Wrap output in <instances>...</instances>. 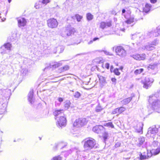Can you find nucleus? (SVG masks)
<instances>
[{"instance_id":"nucleus-59","label":"nucleus","mask_w":160,"mask_h":160,"mask_svg":"<svg viewBox=\"0 0 160 160\" xmlns=\"http://www.w3.org/2000/svg\"><path fill=\"white\" fill-rule=\"evenodd\" d=\"M93 42V40H90L89 42H88V44H91Z\"/></svg>"},{"instance_id":"nucleus-50","label":"nucleus","mask_w":160,"mask_h":160,"mask_svg":"<svg viewBox=\"0 0 160 160\" xmlns=\"http://www.w3.org/2000/svg\"><path fill=\"white\" fill-rule=\"evenodd\" d=\"M108 137V134L107 133H105L103 136V138L105 141V140L107 139Z\"/></svg>"},{"instance_id":"nucleus-26","label":"nucleus","mask_w":160,"mask_h":160,"mask_svg":"<svg viewBox=\"0 0 160 160\" xmlns=\"http://www.w3.org/2000/svg\"><path fill=\"white\" fill-rule=\"evenodd\" d=\"M139 143L137 144L138 147H140L145 141V138L143 137H140L138 139Z\"/></svg>"},{"instance_id":"nucleus-64","label":"nucleus","mask_w":160,"mask_h":160,"mask_svg":"<svg viewBox=\"0 0 160 160\" xmlns=\"http://www.w3.org/2000/svg\"><path fill=\"white\" fill-rule=\"evenodd\" d=\"M113 68V66H112L111 67V68H110V69H111V71H112V69Z\"/></svg>"},{"instance_id":"nucleus-41","label":"nucleus","mask_w":160,"mask_h":160,"mask_svg":"<svg viewBox=\"0 0 160 160\" xmlns=\"http://www.w3.org/2000/svg\"><path fill=\"white\" fill-rule=\"evenodd\" d=\"M75 17L78 22H80L82 18V16L79 15L78 14H76L75 15Z\"/></svg>"},{"instance_id":"nucleus-57","label":"nucleus","mask_w":160,"mask_h":160,"mask_svg":"<svg viewBox=\"0 0 160 160\" xmlns=\"http://www.w3.org/2000/svg\"><path fill=\"white\" fill-rule=\"evenodd\" d=\"M99 38H97V37H96V38H94L92 40H93V41L94 42V41H96L97 40H99Z\"/></svg>"},{"instance_id":"nucleus-60","label":"nucleus","mask_w":160,"mask_h":160,"mask_svg":"<svg viewBox=\"0 0 160 160\" xmlns=\"http://www.w3.org/2000/svg\"><path fill=\"white\" fill-rule=\"evenodd\" d=\"M54 78V77L53 76H50V77H48V79H52Z\"/></svg>"},{"instance_id":"nucleus-46","label":"nucleus","mask_w":160,"mask_h":160,"mask_svg":"<svg viewBox=\"0 0 160 160\" xmlns=\"http://www.w3.org/2000/svg\"><path fill=\"white\" fill-rule=\"evenodd\" d=\"M102 109V108L100 106H98L96 108L95 111L96 112H100Z\"/></svg>"},{"instance_id":"nucleus-21","label":"nucleus","mask_w":160,"mask_h":160,"mask_svg":"<svg viewBox=\"0 0 160 160\" xmlns=\"http://www.w3.org/2000/svg\"><path fill=\"white\" fill-rule=\"evenodd\" d=\"M33 90H31L28 94V100L29 102L31 104L33 102Z\"/></svg>"},{"instance_id":"nucleus-19","label":"nucleus","mask_w":160,"mask_h":160,"mask_svg":"<svg viewBox=\"0 0 160 160\" xmlns=\"http://www.w3.org/2000/svg\"><path fill=\"white\" fill-rule=\"evenodd\" d=\"M7 104V102H5L0 106V114H3L6 111Z\"/></svg>"},{"instance_id":"nucleus-55","label":"nucleus","mask_w":160,"mask_h":160,"mask_svg":"<svg viewBox=\"0 0 160 160\" xmlns=\"http://www.w3.org/2000/svg\"><path fill=\"white\" fill-rule=\"evenodd\" d=\"M105 67L108 69L109 68V64L108 63H106L105 64Z\"/></svg>"},{"instance_id":"nucleus-29","label":"nucleus","mask_w":160,"mask_h":160,"mask_svg":"<svg viewBox=\"0 0 160 160\" xmlns=\"http://www.w3.org/2000/svg\"><path fill=\"white\" fill-rule=\"evenodd\" d=\"M69 68V67L68 65H65L59 69V70L61 72H63L64 71L68 70Z\"/></svg>"},{"instance_id":"nucleus-61","label":"nucleus","mask_w":160,"mask_h":160,"mask_svg":"<svg viewBox=\"0 0 160 160\" xmlns=\"http://www.w3.org/2000/svg\"><path fill=\"white\" fill-rule=\"evenodd\" d=\"M126 12V10L125 9H123L122 10V14H123V13H125Z\"/></svg>"},{"instance_id":"nucleus-24","label":"nucleus","mask_w":160,"mask_h":160,"mask_svg":"<svg viewBox=\"0 0 160 160\" xmlns=\"http://www.w3.org/2000/svg\"><path fill=\"white\" fill-rule=\"evenodd\" d=\"M132 99V97H130L123 99L122 101H121V102L122 104H123L124 105H126L129 103L130 102L131 100Z\"/></svg>"},{"instance_id":"nucleus-37","label":"nucleus","mask_w":160,"mask_h":160,"mask_svg":"<svg viewBox=\"0 0 160 160\" xmlns=\"http://www.w3.org/2000/svg\"><path fill=\"white\" fill-rule=\"evenodd\" d=\"M139 158L140 159L143 160L147 159V156L146 154H143L142 155V154L141 153L140 155Z\"/></svg>"},{"instance_id":"nucleus-43","label":"nucleus","mask_w":160,"mask_h":160,"mask_svg":"<svg viewBox=\"0 0 160 160\" xmlns=\"http://www.w3.org/2000/svg\"><path fill=\"white\" fill-rule=\"evenodd\" d=\"M28 70L27 69H22L21 71V72L23 75H26L28 73Z\"/></svg>"},{"instance_id":"nucleus-38","label":"nucleus","mask_w":160,"mask_h":160,"mask_svg":"<svg viewBox=\"0 0 160 160\" xmlns=\"http://www.w3.org/2000/svg\"><path fill=\"white\" fill-rule=\"evenodd\" d=\"M11 42H13L14 43L16 42L17 41V38L16 37H14L13 36H12L10 37V38Z\"/></svg>"},{"instance_id":"nucleus-49","label":"nucleus","mask_w":160,"mask_h":160,"mask_svg":"<svg viewBox=\"0 0 160 160\" xmlns=\"http://www.w3.org/2000/svg\"><path fill=\"white\" fill-rule=\"evenodd\" d=\"M158 145V142L157 141H154L152 142V145L153 147H155Z\"/></svg>"},{"instance_id":"nucleus-54","label":"nucleus","mask_w":160,"mask_h":160,"mask_svg":"<svg viewBox=\"0 0 160 160\" xmlns=\"http://www.w3.org/2000/svg\"><path fill=\"white\" fill-rule=\"evenodd\" d=\"M58 100V101L60 102H61L63 101V99L62 98H59Z\"/></svg>"},{"instance_id":"nucleus-30","label":"nucleus","mask_w":160,"mask_h":160,"mask_svg":"<svg viewBox=\"0 0 160 160\" xmlns=\"http://www.w3.org/2000/svg\"><path fill=\"white\" fill-rule=\"evenodd\" d=\"M152 152L154 155L158 154L160 152V146L156 149L152 150Z\"/></svg>"},{"instance_id":"nucleus-7","label":"nucleus","mask_w":160,"mask_h":160,"mask_svg":"<svg viewBox=\"0 0 160 160\" xmlns=\"http://www.w3.org/2000/svg\"><path fill=\"white\" fill-rule=\"evenodd\" d=\"M57 125L59 128H62L65 126L66 124V118L64 116H60L57 119Z\"/></svg>"},{"instance_id":"nucleus-25","label":"nucleus","mask_w":160,"mask_h":160,"mask_svg":"<svg viewBox=\"0 0 160 160\" xmlns=\"http://www.w3.org/2000/svg\"><path fill=\"white\" fill-rule=\"evenodd\" d=\"M148 36H146L145 34H141L140 33V37L139 39H140V42L143 41V40L147 38H148L149 37H150L149 34L148 33Z\"/></svg>"},{"instance_id":"nucleus-48","label":"nucleus","mask_w":160,"mask_h":160,"mask_svg":"<svg viewBox=\"0 0 160 160\" xmlns=\"http://www.w3.org/2000/svg\"><path fill=\"white\" fill-rule=\"evenodd\" d=\"M139 37L140 33H137V38H136V41H137V43H140V39L139 38Z\"/></svg>"},{"instance_id":"nucleus-58","label":"nucleus","mask_w":160,"mask_h":160,"mask_svg":"<svg viewBox=\"0 0 160 160\" xmlns=\"http://www.w3.org/2000/svg\"><path fill=\"white\" fill-rule=\"evenodd\" d=\"M157 0H150V2L152 3H156Z\"/></svg>"},{"instance_id":"nucleus-18","label":"nucleus","mask_w":160,"mask_h":160,"mask_svg":"<svg viewBox=\"0 0 160 160\" xmlns=\"http://www.w3.org/2000/svg\"><path fill=\"white\" fill-rule=\"evenodd\" d=\"M148 33L150 34V37L152 36V34H153V36L155 37H157L160 35V26H158L155 32H148Z\"/></svg>"},{"instance_id":"nucleus-34","label":"nucleus","mask_w":160,"mask_h":160,"mask_svg":"<svg viewBox=\"0 0 160 160\" xmlns=\"http://www.w3.org/2000/svg\"><path fill=\"white\" fill-rule=\"evenodd\" d=\"M147 158H149L151 157V156L153 155V153L152 152V150L149 151L147 150Z\"/></svg>"},{"instance_id":"nucleus-22","label":"nucleus","mask_w":160,"mask_h":160,"mask_svg":"<svg viewBox=\"0 0 160 160\" xmlns=\"http://www.w3.org/2000/svg\"><path fill=\"white\" fill-rule=\"evenodd\" d=\"M63 112L64 110L62 109L56 110L53 112V114L55 116L62 115L64 116Z\"/></svg>"},{"instance_id":"nucleus-40","label":"nucleus","mask_w":160,"mask_h":160,"mask_svg":"<svg viewBox=\"0 0 160 160\" xmlns=\"http://www.w3.org/2000/svg\"><path fill=\"white\" fill-rule=\"evenodd\" d=\"M62 158L59 155L54 157L52 160H62Z\"/></svg>"},{"instance_id":"nucleus-33","label":"nucleus","mask_w":160,"mask_h":160,"mask_svg":"<svg viewBox=\"0 0 160 160\" xmlns=\"http://www.w3.org/2000/svg\"><path fill=\"white\" fill-rule=\"evenodd\" d=\"M88 21H91L93 18V16L90 13H88L86 15Z\"/></svg>"},{"instance_id":"nucleus-2","label":"nucleus","mask_w":160,"mask_h":160,"mask_svg":"<svg viewBox=\"0 0 160 160\" xmlns=\"http://www.w3.org/2000/svg\"><path fill=\"white\" fill-rule=\"evenodd\" d=\"M98 145L96 143V141L93 138H89L84 140L83 147L86 151H90L93 148H96Z\"/></svg>"},{"instance_id":"nucleus-63","label":"nucleus","mask_w":160,"mask_h":160,"mask_svg":"<svg viewBox=\"0 0 160 160\" xmlns=\"http://www.w3.org/2000/svg\"><path fill=\"white\" fill-rule=\"evenodd\" d=\"M123 69V67L122 66H121L120 67L119 69L121 70H122Z\"/></svg>"},{"instance_id":"nucleus-16","label":"nucleus","mask_w":160,"mask_h":160,"mask_svg":"<svg viewBox=\"0 0 160 160\" xmlns=\"http://www.w3.org/2000/svg\"><path fill=\"white\" fill-rule=\"evenodd\" d=\"M111 26V23L109 22H102L100 24V27L103 29L105 28L110 27Z\"/></svg>"},{"instance_id":"nucleus-44","label":"nucleus","mask_w":160,"mask_h":160,"mask_svg":"<svg viewBox=\"0 0 160 160\" xmlns=\"http://www.w3.org/2000/svg\"><path fill=\"white\" fill-rule=\"evenodd\" d=\"M113 72L115 75L118 76L120 74V72H119L118 69L117 68L114 69Z\"/></svg>"},{"instance_id":"nucleus-47","label":"nucleus","mask_w":160,"mask_h":160,"mask_svg":"<svg viewBox=\"0 0 160 160\" xmlns=\"http://www.w3.org/2000/svg\"><path fill=\"white\" fill-rule=\"evenodd\" d=\"M137 33H135L132 35V39L136 41V38H137Z\"/></svg>"},{"instance_id":"nucleus-51","label":"nucleus","mask_w":160,"mask_h":160,"mask_svg":"<svg viewBox=\"0 0 160 160\" xmlns=\"http://www.w3.org/2000/svg\"><path fill=\"white\" fill-rule=\"evenodd\" d=\"M49 0H42V2L43 4H46L48 3L49 2Z\"/></svg>"},{"instance_id":"nucleus-23","label":"nucleus","mask_w":160,"mask_h":160,"mask_svg":"<svg viewBox=\"0 0 160 160\" xmlns=\"http://www.w3.org/2000/svg\"><path fill=\"white\" fill-rule=\"evenodd\" d=\"M151 6L149 4H146L145 7L143 8V11L145 12H148L150 10Z\"/></svg>"},{"instance_id":"nucleus-17","label":"nucleus","mask_w":160,"mask_h":160,"mask_svg":"<svg viewBox=\"0 0 160 160\" xmlns=\"http://www.w3.org/2000/svg\"><path fill=\"white\" fill-rule=\"evenodd\" d=\"M66 145L67 144L66 143L63 142H60L55 144L54 148L55 149L59 148L61 149L64 148Z\"/></svg>"},{"instance_id":"nucleus-6","label":"nucleus","mask_w":160,"mask_h":160,"mask_svg":"<svg viewBox=\"0 0 160 160\" xmlns=\"http://www.w3.org/2000/svg\"><path fill=\"white\" fill-rule=\"evenodd\" d=\"M133 128L135 131L138 132H142L143 123L142 122H139L138 121H134L132 124Z\"/></svg>"},{"instance_id":"nucleus-5","label":"nucleus","mask_w":160,"mask_h":160,"mask_svg":"<svg viewBox=\"0 0 160 160\" xmlns=\"http://www.w3.org/2000/svg\"><path fill=\"white\" fill-rule=\"evenodd\" d=\"M153 81L154 80L153 78L147 77L142 80L141 82L143 85V87L144 88L147 89L151 86Z\"/></svg>"},{"instance_id":"nucleus-4","label":"nucleus","mask_w":160,"mask_h":160,"mask_svg":"<svg viewBox=\"0 0 160 160\" xmlns=\"http://www.w3.org/2000/svg\"><path fill=\"white\" fill-rule=\"evenodd\" d=\"M158 131V128L155 126H152L148 128L146 136L148 138H152L154 139Z\"/></svg>"},{"instance_id":"nucleus-12","label":"nucleus","mask_w":160,"mask_h":160,"mask_svg":"<svg viewBox=\"0 0 160 160\" xmlns=\"http://www.w3.org/2000/svg\"><path fill=\"white\" fill-rule=\"evenodd\" d=\"M61 61L58 62H55L53 63L50 64L49 66H48L45 67L43 69L44 71H47L48 69H49L51 68H58L62 65Z\"/></svg>"},{"instance_id":"nucleus-27","label":"nucleus","mask_w":160,"mask_h":160,"mask_svg":"<svg viewBox=\"0 0 160 160\" xmlns=\"http://www.w3.org/2000/svg\"><path fill=\"white\" fill-rule=\"evenodd\" d=\"M134 18L132 17H130L125 22L128 24H131L134 22Z\"/></svg>"},{"instance_id":"nucleus-36","label":"nucleus","mask_w":160,"mask_h":160,"mask_svg":"<svg viewBox=\"0 0 160 160\" xmlns=\"http://www.w3.org/2000/svg\"><path fill=\"white\" fill-rule=\"evenodd\" d=\"M104 126H105L111 127L112 128H114V126L112 122H109L108 123H105L104 124Z\"/></svg>"},{"instance_id":"nucleus-53","label":"nucleus","mask_w":160,"mask_h":160,"mask_svg":"<svg viewBox=\"0 0 160 160\" xmlns=\"http://www.w3.org/2000/svg\"><path fill=\"white\" fill-rule=\"evenodd\" d=\"M103 52L104 53L107 55H112V54L111 53H110L106 51H103Z\"/></svg>"},{"instance_id":"nucleus-56","label":"nucleus","mask_w":160,"mask_h":160,"mask_svg":"<svg viewBox=\"0 0 160 160\" xmlns=\"http://www.w3.org/2000/svg\"><path fill=\"white\" fill-rule=\"evenodd\" d=\"M111 81L112 82L116 83V79L114 78H112L111 79Z\"/></svg>"},{"instance_id":"nucleus-28","label":"nucleus","mask_w":160,"mask_h":160,"mask_svg":"<svg viewBox=\"0 0 160 160\" xmlns=\"http://www.w3.org/2000/svg\"><path fill=\"white\" fill-rule=\"evenodd\" d=\"M2 67L3 70H6V71L11 68V66L10 64L4 65Z\"/></svg>"},{"instance_id":"nucleus-13","label":"nucleus","mask_w":160,"mask_h":160,"mask_svg":"<svg viewBox=\"0 0 160 160\" xmlns=\"http://www.w3.org/2000/svg\"><path fill=\"white\" fill-rule=\"evenodd\" d=\"M135 60H143L146 58V55L145 53L142 54H136L131 56Z\"/></svg>"},{"instance_id":"nucleus-42","label":"nucleus","mask_w":160,"mask_h":160,"mask_svg":"<svg viewBox=\"0 0 160 160\" xmlns=\"http://www.w3.org/2000/svg\"><path fill=\"white\" fill-rule=\"evenodd\" d=\"M118 108L119 114L121 113L126 110V108L124 107H121Z\"/></svg>"},{"instance_id":"nucleus-1","label":"nucleus","mask_w":160,"mask_h":160,"mask_svg":"<svg viewBox=\"0 0 160 160\" xmlns=\"http://www.w3.org/2000/svg\"><path fill=\"white\" fill-rule=\"evenodd\" d=\"M160 92H157L149 96L148 102L154 109L160 108Z\"/></svg>"},{"instance_id":"nucleus-9","label":"nucleus","mask_w":160,"mask_h":160,"mask_svg":"<svg viewBox=\"0 0 160 160\" xmlns=\"http://www.w3.org/2000/svg\"><path fill=\"white\" fill-rule=\"evenodd\" d=\"M87 123V121L85 118H79L76 119L73 123L74 127H80L85 125Z\"/></svg>"},{"instance_id":"nucleus-32","label":"nucleus","mask_w":160,"mask_h":160,"mask_svg":"<svg viewBox=\"0 0 160 160\" xmlns=\"http://www.w3.org/2000/svg\"><path fill=\"white\" fill-rule=\"evenodd\" d=\"M157 66V64L156 63H154L152 64H151L149 65L148 66V68L149 70V69L153 70L156 68Z\"/></svg>"},{"instance_id":"nucleus-11","label":"nucleus","mask_w":160,"mask_h":160,"mask_svg":"<svg viewBox=\"0 0 160 160\" xmlns=\"http://www.w3.org/2000/svg\"><path fill=\"white\" fill-rule=\"evenodd\" d=\"M47 24L48 27L51 28H54L57 27L58 22L56 19L52 18L48 20Z\"/></svg>"},{"instance_id":"nucleus-10","label":"nucleus","mask_w":160,"mask_h":160,"mask_svg":"<svg viewBox=\"0 0 160 160\" xmlns=\"http://www.w3.org/2000/svg\"><path fill=\"white\" fill-rule=\"evenodd\" d=\"M115 52L118 55L121 57H124L126 54V51L121 46H117L115 47Z\"/></svg>"},{"instance_id":"nucleus-39","label":"nucleus","mask_w":160,"mask_h":160,"mask_svg":"<svg viewBox=\"0 0 160 160\" xmlns=\"http://www.w3.org/2000/svg\"><path fill=\"white\" fill-rule=\"evenodd\" d=\"M143 71V69L142 68H141L139 69H136L134 71V73L136 74H140Z\"/></svg>"},{"instance_id":"nucleus-20","label":"nucleus","mask_w":160,"mask_h":160,"mask_svg":"<svg viewBox=\"0 0 160 160\" xmlns=\"http://www.w3.org/2000/svg\"><path fill=\"white\" fill-rule=\"evenodd\" d=\"M18 25L19 27H24L26 24V21L24 18H20L18 20Z\"/></svg>"},{"instance_id":"nucleus-52","label":"nucleus","mask_w":160,"mask_h":160,"mask_svg":"<svg viewBox=\"0 0 160 160\" xmlns=\"http://www.w3.org/2000/svg\"><path fill=\"white\" fill-rule=\"evenodd\" d=\"M121 145V143L119 142H118L116 143L115 145V147L116 148H118L119 146H120Z\"/></svg>"},{"instance_id":"nucleus-35","label":"nucleus","mask_w":160,"mask_h":160,"mask_svg":"<svg viewBox=\"0 0 160 160\" xmlns=\"http://www.w3.org/2000/svg\"><path fill=\"white\" fill-rule=\"evenodd\" d=\"M81 94L78 92H76L74 94V96L75 98H79L81 96Z\"/></svg>"},{"instance_id":"nucleus-62","label":"nucleus","mask_w":160,"mask_h":160,"mask_svg":"<svg viewBox=\"0 0 160 160\" xmlns=\"http://www.w3.org/2000/svg\"><path fill=\"white\" fill-rule=\"evenodd\" d=\"M134 160H142L140 159L139 158H136Z\"/></svg>"},{"instance_id":"nucleus-8","label":"nucleus","mask_w":160,"mask_h":160,"mask_svg":"<svg viewBox=\"0 0 160 160\" xmlns=\"http://www.w3.org/2000/svg\"><path fill=\"white\" fill-rule=\"evenodd\" d=\"M75 30L74 28L71 27L70 25H68L66 28L64 33H62V36L63 37H65L66 35L67 36H69L73 34Z\"/></svg>"},{"instance_id":"nucleus-31","label":"nucleus","mask_w":160,"mask_h":160,"mask_svg":"<svg viewBox=\"0 0 160 160\" xmlns=\"http://www.w3.org/2000/svg\"><path fill=\"white\" fill-rule=\"evenodd\" d=\"M71 103L69 101H66L64 102V107L65 110H67L70 106Z\"/></svg>"},{"instance_id":"nucleus-14","label":"nucleus","mask_w":160,"mask_h":160,"mask_svg":"<svg viewBox=\"0 0 160 160\" xmlns=\"http://www.w3.org/2000/svg\"><path fill=\"white\" fill-rule=\"evenodd\" d=\"M12 46L9 43L5 44L4 45L1 47V48L4 50L3 52H2L1 53L3 54L9 52L11 50Z\"/></svg>"},{"instance_id":"nucleus-15","label":"nucleus","mask_w":160,"mask_h":160,"mask_svg":"<svg viewBox=\"0 0 160 160\" xmlns=\"http://www.w3.org/2000/svg\"><path fill=\"white\" fill-rule=\"evenodd\" d=\"M92 131L97 133H100L104 132L105 129L103 127L99 125L94 127L92 128Z\"/></svg>"},{"instance_id":"nucleus-3","label":"nucleus","mask_w":160,"mask_h":160,"mask_svg":"<svg viewBox=\"0 0 160 160\" xmlns=\"http://www.w3.org/2000/svg\"><path fill=\"white\" fill-rule=\"evenodd\" d=\"M158 43L157 40H155L151 42H148L145 45L141 47L143 50L151 51L155 49V46H156Z\"/></svg>"},{"instance_id":"nucleus-45","label":"nucleus","mask_w":160,"mask_h":160,"mask_svg":"<svg viewBox=\"0 0 160 160\" xmlns=\"http://www.w3.org/2000/svg\"><path fill=\"white\" fill-rule=\"evenodd\" d=\"M112 114H119V112L118 108H117L114 109L112 112Z\"/></svg>"}]
</instances>
